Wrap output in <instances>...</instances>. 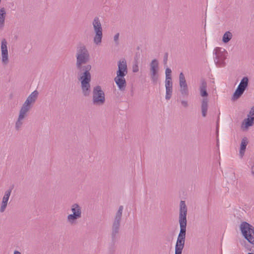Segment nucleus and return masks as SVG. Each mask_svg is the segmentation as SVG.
<instances>
[{"label":"nucleus","mask_w":254,"mask_h":254,"mask_svg":"<svg viewBox=\"0 0 254 254\" xmlns=\"http://www.w3.org/2000/svg\"><path fill=\"white\" fill-rule=\"evenodd\" d=\"M76 66L78 70L79 79L81 81V87L83 94L89 96L91 92V76L90 72L91 66L86 64L89 61L90 54L86 46L83 44L77 46L76 51Z\"/></svg>","instance_id":"nucleus-1"},{"label":"nucleus","mask_w":254,"mask_h":254,"mask_svg":"<svg viewBox=\"0 0 254 254\" xmlns=\"http://www.w3.org/2000/svg\"><path fill=\"white\" fill-rule=\"evenodd\" d=\"M187 207L185 201L181 200L180 204L179 222L180 230L175 246V254H182L185 243L187 227Z\"/></svg>","instance_id":"nucleus-2"},{"label":"nucleus","mask_w":254,"mask_h":254,"mask_svg":"<svg viewBox=\"0 0 254 254\" xmlns=\"http://www.w3.org/2000/svg\"><path fill=\"white\" fill-rule=\"evenodd\" d=\"M118 69L117 71V76L114 81L121 91H124L127 85L125 76L127 74V61L123 58L118 62Z\"/></svg>","instance_id":"nucleus-3"},{"label":"nucleus","mask_w":254,"mask_h":254,"mask_svg":"<svg viewBox=\"0 0 254 254\" xmlns=\"http://www.w3.org/2000/svg\"><path fill=\"white\" fill-rule=\"evenodd\" d=\"M123 206L121 205L117 212L112 227V240L113 243H115L117 240L120 232V227L122 217Z\"/></svg>","instance_id":"nucleus-4"},{"label":"nucleus","mask_w":254,"mask_h":254,"mask_svg":"<svg viewBox=\"0 0 254 254\" xmlns=\"http://www.w3.org/2000/svg\"><path fill=\"white\" fill-rule=\"evenodd\" d=\"M92 25L94 32L93 42L96 45H100L103 38V29L99 18L96 16L92 21Z\"/></svg>","instance_id":"nucleus-5"},{"label":"nucleus","mask_w":254,"mask_h":254,"mask_svg":"<svg viewBox=\"0 0 254 254\" xmlns=\"http://www.w3.org/2000/svg\"><path fill=\"white\" fill-rule=\"evenodd\" d=\"M241 232L247 241L254 245V228L246 222H242L240 225Z\"/></svg>","instance_id":"nucleus-6"},{"label":"nucleus","mask_w":254,"mask_h":254,"mask_svg":"<svg viewBox=\"0 0 254 254\" xmlns=\"http://www.w3.org/2000/svg\"><path fill=\"white\" fill-rule=\"evenodd\" d=\"M215 55L214 61L217 66L223 67L225 65L226 60L228 53L227 51L222 48L216 47L214 50Z\"/></svg>","instance_id":"nucleus-7"},{"label":"nucleus","mask_w":254,"mask_h":254,"mask_svg":"<svg viewBox=\"0 0 254 254\" xmlns=\"http://www.w3.org/2000/svg\"><path fill=\"white\" fill-rule=\"evenodd\" d=\"M72 214L67 216V221L71 225L75 224L76 220L82 216L81 207L77 203H74L71 206Z\"/></svg>","instance_id":"nucleus-8"},{"label":"nucleus","mask_w":254,"mask_h":254,"mask_svg":"<svg viewBox=\"0 0 254 254\" xmlns=\"http://www.w3.org/2000/svg\"><path fill=\"white\" fill-rule=\"evenodd\" d=\"M150 77L152 82L156 84L159 79V62L157 59H153L149 64Z\"/></svg>","instance_id":"nucleus-9"},{"label":"nucleus","mask_w":254,"mask_h":254,"mask_svg":"<svg viewBox=\"0 0 254 254\" xmlns=\"http://www.w3.org/2000/svg\"><path fill=\"white\" fill-rule=\"evenodd\" d=\"M93 103L94 105H102L105 101V94L101 86H96L93 90Z\"/></svg>","instance_id":"nucleus-10"},{"label":"nucleus","mask_w":254,"mask_h":254,"mask_svg":"<svg viewBox=\"0 0 254 254\" xmlns=\"http://www.w3.org/2000/svg\"><path fill=\"white\" fill-rule=\"evenodd\" d=\"M38 94L39 93L36 90L32 92L26 98L20 109L29 112L36 102Z\"/></svg>","instance_id":"nucleus-11"},{"label":"nucleus","mask_w":254,"mask_h":254,"mask_svg":"<svg viewBox=\"0 0 254 254\" xmlns=\"http://www.w3.org/2000/svg\"><path fill=\"white\" fill-rule=\"evenodd\" d=\"M249 79L247 77H244L241 80L239 85L234 92L232 100L235 101L239 99L243 94L248 85Z\"/></svg>","instance_id":"nucleus-12"},{"label":"nucleus","mask_w":254,"mask_h":254,"mask_svg":"<svg viewBox=\"0 0 254 254\" xmlns=\"http://www.w3.org/2000/svg\"><path fill=\"white\" fill-rule=\"evenodd\" d=\"M28 112L21 109H20L17 119L15 123V129L17 131L20 130L24 123L25 118L27 116Z\"/></svg>","instance_id":"nucleus-13"},{"label":"nucleus","mask_w":254,"mask_h":254,"mask_svg":"<svg viewBox=\"0 0 254 254\" xmlns=\"http://www.w3.org/2000/svg\"><path fill=\"white\" fill-rule=\"evenodd\" d=\"M7 41L5 39H3L1 43V62L3 64H7L8 63V54L7 47Z\"/></svg>","instance_id":"nucleus-14"},{"label":"nucleus","mask_w":254,"mask_h":254,"mask_svg":"<svg viewBox=\"0 0 254 254\" xmlns=\"http://www.w3.org/2000/svg\"><path fill=\"white\" fill-rule=\"evenodd\" d=\"M12 189V188H11L4 192L0 207V212L1 213L3 212L5 210Z\"/></svg>","instance_id":"nucleus-15"},{"label":"nucleus","mask_w":254,"mask_h":254,"mask_svg":"<svg viewBox=\"0 0 254 254\" xmlns=\"http://www.w3.org/2000/svg\"><path fill=\"white\" fill-rule=\"evenodd\" d=\"M166 95L165 99L169 100L171 99L173 92V83L172 82H165Z\"/></svg>","instance_id":"nucleus-16"},{"label":"nucleus","mask_w":254,"mask_h":254,"mask_svg":"<svg viewBox=\"0 0 254 254\" xmlns=\"http://www.w3.org/2000/svg\"><path fill=\"white\" fill-rule=\"evenodd\" d=\"M248 144V139L246 137H244L241 140L240 148L239 151V155L240 157L242 158L245 154L246 147Z\"/></svg>","instance_id":"nucleus-17"},{"label":"nucleus","mask_w":254,"mask_h":254,"mask_svg":"<svg viewBox=\"0 0 254 254\" xmlns=\"http://www.w3.org/2000/svg\"><path fill=\"white\" fill-rule=\"evenodd\" d=\"M208 107V99L207 98H204L202 100L201 105L202 116L203 117H205L206 116Z\"/></svg>","instance_id":"nucleus-18"},{"label":"nucleus","mask_w":254,"mask_h":254,"mask_svg":"<svg viewBox=\"0 0 254 254\" xmlns=\"http://www.w3.org/2000/svg\"><path fill=\"white\" fill-rule=\"evenodd\" d=\"M6 12L4 7L0 9V29H2L4 26V21Z\"/></svg>","instance_id":"nucleus-19"},{"label":"nucleus","mask_w":254,"mask_h":254,"mask_svg":"<svg viewBox=\"0 0 254 254\" xmlns=\"http://www.w3.org/2000/svg\"><path fill=\"white\" fill-rule=\"evenodd\" d=\"M181 87L180 91L182 95H188L189 94L188 89L186 81L184 80L180 82Z\"/></svg>","instance_id":"nucleus-20"},{"label":"nucleus","mask_w":254,"mask_h":254,"mask_svg":"<svg viewBox=\"0 0 254 254\" xmlns=\"http://www.w3.org/2000/svg\"><path fill=\"white\" fill-rule=\"evenodd\" d=\"M233 37L232 33L230 31L226 32L222 37V41L224 43H227Z\"/></svg>","instance_id":"nucleus-21"},{"label":"nucleus","mask_w":254,"mask_h":254,"mask_svg":"<svg viewBox=\"0 0 254 254\" xmlns=\"http://www.w3.org/2000/svg\"><path fill=\"white\" fill-rule=\"evenodd\" d=\"M171 73H172L171 69L168 67L166 68V69L165 70L166 79H165V82H167L168 81L169 82H172V81Z\"/></svg>","instance_id":"nucleus-22"},{"label":"nucleus","mask_w":254,"mask_h":254,"mask_svg":"<svg viewBox=\"0 0 254 254\" xmlns=\"http://www.w3.org/2000/svg\"><path fill=\"white\" fill-rule=\"evenodd\" d=\"M244 123L245 127L246 128H248L249 127L252 126L254 124V123H253L251 121H250L248 118L244 120L243 123V125L244 124Z\"/></svg>","instance_id":"nucleus-23"},{"label":"nucleus","mask_w":254,"mask_h":254,"mask_svg":"<svg viewBox=\"0 0 254 254\" xmlns=\"http://www.w3.org/2000/svg\"><path fill=\"white\" fill-rule=\"evenodd\" d=\"M119 36H120L119 33H117L116 34H115V35L114 37V41L115 44H116V45H118L119 44Z\"/></svg>","instance_id":"nucleus-24"},{"label":"nucleus","mask_w":254,"mask_h":254,"mask_svg":"<svg viewBox=\"0 0 254 254\" xmlns=\"http://www.w3.org/2000/svg\"><path fill=\"white\" fill-rule=\"evenodd\" d=\"M200 95L202 97H206L208 95L206 89H200Z\"/></svg>","instance_id":"nucleus-25"},{"label":"nucleus","mask_w":254,"mask_h":254,"mask_svg":"<svg viewBox=\"0 0 254 254\" xmlns=\"http://www.w3.org/2000/svg\"><path fill=\"white\" fill-rule=\"evenodd\" d=\"M207 87V83L206 82L203 80L201 81V85L200 86V89H206Z\"/></svg>","instance_id":"nucleus-26"},{"label":"nucleus","mask_w":254,"mask_h":254,"mask_svg":"<svg viewBox=\"0 0 254 254\" xmlns=\"http://www.w3.org/2000/svg\"><path fill=\"white\" fill-rule=\"evenodd\" d=\"M138 66L137 63H135L132 67V71L133 72H137L138 71Z\"/></svg>","instance_id":"nucleus-27"},{"label":"nucleus","mask_w":254,"mask_h":254,"mask_svg":"<svg viewBox=\"0 0 254 254\" xmlns=\"http://www.w3.org/2000/svg\"><path fill=\"white\" fill-rule=\"evenodd\" d=\"M168 54L167 53H166L164 56V59H163V63L165 65L167 64V61H168Z\"/></svg>","instance_id":"nucleus-28"},{"label":"nucleus","mask_w":254,"mask_h":254,"mask_svg":"<svg viewBox=\"0 0 254 254\" xmlns=\"http://www.w3.org/2000/svg\"><path fill=\"white\" fill-rule=\"evenodd\" d=\"M184 80H186L185 76L184 74L182 72H181L179 75V81L180 82Z\"/></svg>","instance_id":"nucleus-29"},{"label":"nucleus","mask_w":254,"mask_h":254,"mask_svg":"<svg viewBox=\"0 0 254 254\" xmlns=\"http://www.w3.org/2000/svg\"><path fill=\"white\" fill-rule=\"evenodd\" d=\"M248 115H249L250 116L254 117V106L251 108Z\"/></svg>","instance_id":"nucleus-30"},{"label":"nucleus","mask_w":254,"mask_h":254,"mask_svg":"<svg viewBox=\"0 0 254 254\" xmlns=\"http://www.w3.org/2000/svg\"><path fill=\"white\" fill-rule=\"evenodd\" d=\"M181 104L185 108H187L189 106L188 103L187 101L182 100L181 101Z\"/></svg>","instance_id":"nucleus-31"},{"label":"nucleus","mask_w":254,"mask_h":254,"mask_svg":"<svg viewBox=\"0 0 254 254\" xmlns=\"http://www.w3.org/2000/svg\"><path fill=\"white\" fill-rule=\"evenodd\" d=\"M248 119L251 121L253 123H254V117L250 116L249 115L248 116Z\"/></svg>","instance_id":"nucleus-32"},{"label":"nucleus","mask_w":254,"mask_h":254,"mask_svg":"<svg viewBox=\"0 0 254 254\" xmlns=\"http://www.w3.org/2000/svg\"><path fill=\"white\" fill-rule=\"evenodd\" d=\"M13 254H21V253L19 251H14Z\"/></svg>","instance_id":"nucleus-33"},{"label":"nucleus","mask_w":254,"mask_h":254,"mask_svg":"<svg viewBox=\"0 0 254 254\" xmlns=\"http://www.w3.org/2000/svg\"><path fill=\"white\" fill-rule=\"evenodd\" d=\"M252 254V253H249V254Z\"/></svg>","instance_id":"nucleus-34"}]
</instances>
